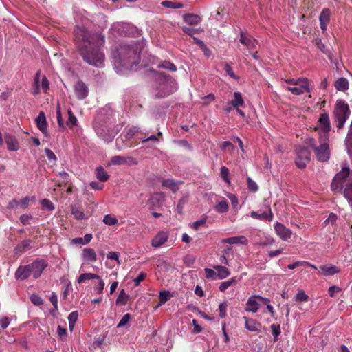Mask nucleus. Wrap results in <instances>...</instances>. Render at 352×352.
I'll list each match as a JSON object with an SVG mask.
<instances>
[{
    "instance_id": "1",
    "label": "nucleus",
    "mask_w": 352,
    "mask_h": 352,
    "mask_svg": "<svg viewBox=\"0 0 352 352\" xmlns=\"http://www.w3.org/2000/svg\"><path fill=\"white\" fill-rule=\"evenodd\" d=\"M74 41L83 60L90 65L102 67L104 54L99 47L104 43V36L99 34H91L80 26L74 28Z\"/></svg>"
},
{
    "instance_id": "2",
    "label": "nucleus",
    "mask_w": 352,
    "mask_h": 352,
    "mask_svg": "<svg viewBox=\"0 0 352 352\" xmlns=\"http://www.w3.org/2000/svg\"><path fill=\"white\" fill-rule=\"evenodd\" d=\"M112 111L100 109L94 120V129L97 135L105 142H111L117 133Z\"/></svg>"
},
{
    "instance_id": "3",
    "label": "nucleus",
    "mask_w": 352,
    "mask_h": 352,
    "mask_svg": "<svg viewBox=\"0 0 352 352\" xmlns=\"http://www.w3.org/2000/svg\"><path fill=\"white\" fill-rule=\"evenodd\" d=\"M140 52L141 48L138 46L137 43L121 47L120 57L118 60V65L126 69L133 70L134 67L140 62Z\"/></svg>"
},
{
    "instance_id": "4",
    "label": "nucleus",
    "mask_w": 352,
    "mask_h": 352,
    "mask_svg": "<svg viewBox=\"0 0 352 352\" xmlns=\"http://www.w3.org/2000/svg\"><path fill=\"white\" fill-rule=\"evenodd\" d=\"M155 79L154 96L156 98H165L173 94L176 89V82L170 76L154 71Z\"/></svg>"
},
{
    "instance_id": "5",
    "label": "nucleus",
    "mask_w": 352,
    "mask_h": 352,
    "mask_svg": "<svg viewBox=\"0 0 352 352\" xmlns=\"http://www.w3.org/2000/svg\"><path fill=\"white\" fill-rule=\"evenodd\" d=\"M351 115L348 104L342 100L336 101L332 116L336 128L339 130L344 127Z\"/></svg>"
},
{
    "instance_id": "6",
    "label": "nucleus",
    "mask_w": 352,
    "mask_h": 352,
    "mask_svg": "<svg viewBox=\"0 0 352 352\" xmlns=\"http://www.w3.org/2000/svg\"><path fill=\"white\" fill-rule=\"evenodd\" d=\"M329 141L319 138L320 145L316 146V141L314 138H309L307 140L308 146L311 148L316 154V158L320 162H327L330 157V149L329 146Z\"/></svg>"
},
{
    "instance_id": "7",
    "label": "nucleus",
    "mask_w": 352,
    "mask_h": 352,
    "mask_svg": "<svg viewBox=\"0 0 352 352\" xmlns=\"http://www.w3.org/2000/svg\"><path fill=\"white\" fill-rule=\"evenodd\" d=\"M315 129L318 131L319 138L324 140V141L329 139L331 125L328 113L324 112L320 115Z\"/></svg>"
},
{
    "instance_id": "8",
    "label": "nucleus",
    "mask_w": 352,
    "mask_h": 352,
    "mask_svg": "<svg viewBox=\"0 0 352 352\" xmlns=\"http://www.w3.org/2000/svg\"><path fill=\"white\" fill-rule=\"evenodd\" d=\"M349 168L346 166L342 168V170L335 175L331 185L332 190L336 191L340 188L344 189L349 181L352 182L351 179L346 180V177L349 175Z\"/></svg>"
},
{
    "instance_id": "9",
    "label": "nucleus",
    "mask_w": 352,
    "mask_h": 352,
    "mask_svg": "<svg viewBox=\"0 0 352 352\" xmlns=\"http://www.w3.org/2000/svg\"><path fill=\"white\" fill-rule=\"evenodd\" d=\"M41 89L46 93L50 89V82L45 76H41V71H38L34 78V83L32 88V94L37 96L41 92Z\"/></svg>"
},
{
    "instance_id": "10",
    "label": "nucleus",
    "mask_w": 352,
    "mask_h": 352,
    "mask_svg": "<svg viewBox=\"0 0 352 352\" xmlns=\"http://www.w3.org/2000/svg\"><path fill=\"white\" fill-rule=\"evenodd\" d=\"M296 165L298 168L303 169L307 164L310 161V152L307 148L299 146L296 149Z\"/></svg>"
},
{
    "instance_id": "11",
    "label": "nucleus",
    "mask_w": 352,
    "mask_h": 352,
    "mask_svg": "<svg viewBox=\"0 0 352 352\" xmlns=\"http://www.w3.org/2000/svg\"><path fill=\"white\" fill-rule=\"evenodd\" d=\"M29 265L33 277L37 279L41 276L43 270L47 267L48 263L45 259L38 258Z\"/></svg>"
},
{
    "instance_id": "12",
    "label": "nucleus",
    "mask_w": 352,
    "mask_h": 352,
    "mask_svg": "<svg viewBox=\"0 0 352 352\" xmlns=\"http://www.w3.org/2000/svg\"><path fill=\"white\" fill-rule=\"evenodd\" d=\"M283 88L291 91L294 95H301L305 93H310L311 89L309 87V80L306 82H301L296 86H285L282 85Z\"/></svg>"
},
{
    "instance_id": "13",
    "label": "nucleus",
    "mask_w": 352,
    "mask_h": 352,
    "mask_svg": "<svg viewBox=\"0 0 352 352\" xmlns=\"http://www.w3.org/2000/svg\"><path fill=\"white\" fill-rule=\"evenodd\" d=\"M166 199V196L163 192H157L151 195L148 200L147 204L150 210H153L160 207Z\"/></svg>"
},
{
    "instance_id": "14",
    "label": "nucleus",
    "mask_w": 352,
    "mask_h": 352,
    "mask_svg": "<svg viewBox=\"0 0 352 352\" xmlns=\"http://www.w3.org/2000/svg\"><path fill=\"white\" fill-rule=\"evenodd\" d=\"M265 211H252L250 212V217L254 219H258L261 221H272L274 219V214L272 212L270 206L268 205L266 206Z\"/></svg>"
},
{
    "instance_id": "15",
    "label": "nucleus",
    "mask_w": 352,
    "mask_h": 352,
    "mask_svg": "<svg viewBox=\"0 0 352 352\" xmlns=\"http://www.w3.org/2000/svg\"><path fill=\"white\" fill-rule=\"evenodd\" d=\"M239 41L246 47L248 53H251L256 48V40L252 38L251 36L247 35L243 32H241L240 34Z\"/></svg>"
},
{
    "instance_id": "16",
    "label": "nucleus",
    "mask_w": 352,
    "mask_h": 352,
    "mask_svg": "<svg viewBox=\"0 0 352 352\" xmlns=\"http://www.w3.org/2000/svg\"><path fill=\"white\" fill-rule=\"evenodd\" d=\"M274 230L276 234L283 241L289 239L292 234V232L290 229L278 221L274 223Z\"/></svg>"
},
{
    "instance_id": "17",
    "label": "nucleus",
    "mask_w": 352,
    "mask_h": 352,
    "mask_svg": "<svg viewBox=\"0 0 352 352\" xmlns=\"http://www.w3.org/2000/svg\"><path fill=\"white\" fill-rule=\"evenodd\" d=\"M169 238V232L168 231L162 230L157 232V234L153 237L151 241V245L155 248L162 247L165 244Z\"/></svg>"
},
{
    "instance_id": "18",
    "label": "nucleus",
    "mask_w": 352,
    "mask_h": 352,
    "mask_svg": "<svg viewBox=\"0 0 352 352\" xmlns=\"http://www.w3.org/2000/svg\"><path fill=\"white\" fill-rule=\"evenodd\" d=\"M258 295H253L248 298L245 309L246 311L256 313L260 308Z\"/></svg>"
},
{
    "instance_id": "19",
    "label": "nucleus",
    "mask_w": 352,
    "mask_h": 352,
    "mask_svg": "<svg viewBox=\"0 0 352 352\" xmlns=\"http://www.w3.org/2000/svg\"><path fill=\"white\" fill-rule=\"evenodd\" d=\"M32 274L30 265H20L16 270L14 276L16 279L24 280Z\"/></svg>"
},
{
    "instance_id": "20",
    "label": "nucleus",
    "mask_w": 352,
    "mask_h": 352,
    "mask_svg": "<svg viewBox=\"0 0 352 352\" xmlns=\"http://www.w3.org/2000/svg\"><path fill=\"white\" fill-rule=\"evenodd\" d=\"M74 88L76 97L79 100H83L87 96L89 89L84 82L81 80L78 81Z\"/></svg>"
},
{
    "instance_id": "21",
    "label": "nucleus",
    "mask_w": 352,
    "mask_h": 352,
    "mask_svg": "<svg viewBox=\"0 0 352 352\" xmlns=\"http://www.w3.org/2000/svg\"><path fill=\"white\" fill-rule=\"evenodd\" d=\"M319 270L320 274L325 276H333L340 272V268L333 264L321 265L319 267Z\"/></svg>"
},
{
    "instance_id": "22",
    "label": "nucleus",
    "mask_w": 352,
    "mask_h": 352,
    "mask_svg": "<svg viewBox=\"0 0 352 352\" xmlns=\"http://www.w3.org/2000/svg\"><path fill=\"white\" fill-rule=\"evenodd\" d=\"M242 276H233L228 280L223 281L219 283V289L221 292H225L230 287L235 286L238 283L241 282Z\"/></svg>"
},
{
    "instance_id": "23",
    "label": "nucleus",
    "mask_w": 352,
    "mask_h": 352,
    "mask_svg": "<svg viewBox=\"0 0 352 352\" xmlns=\"http://www.w3.org/2000/svg\"><path fill=\"white\" fill-rule=\"evenodd\" d=\"M243 319L245 320V327L248 331L253 332H257L259 331L261 327V324L259 322L252 318H248L245 316L243 317Z\"/></svg>"
},
{
    "instance_id": "24",
    "label": "nucleus",
    "mask_w": 352,
    "mask_h": 352,
    "mask_svg": "<svg viewBox=\"0 0 352 352\" xmlns=\"http://www.w3.org/2000/svg\"><path fill=\"white\" fill-rule=\"evenodd\" d=\"M4 139L5 142L7 144L8 149L10 151H16L19 149L18 141L15 137L10 134H6L4 136Z\"/></svg>"
},
{
    "instance_id": "25",
    "label": "nucleus",
    "mask_w": 352,
    "mask_h": 352,
    "mask_svg": "<svg viewBox=\"0 0 352 352\" xmlns=\"http://www.w3.org/2000/svg\"><path fill=\"white\" fill-rule=\"evenodd\" d=\"M222 243H228L230 245L233 244H242L247 245L248 241L245 236H232L226 239H223L221 241Z\"/></svg>"
},
{
    "instance_id": "26",
    "label": "nucleus",
    "mask_w": 352,
    "mask_h": 352,
    "mask_svg": "<svg viewBox=\"0 0 352 352\" xmlns=\"http://www.w3.org/2000/svg\"><path fill=\"white\" fill-rule=\"evenodd\" d=\"M36 124L38 129L43 133L47 132V120L45 113L41 111L36 118Z\"/></svg>"
},
{
    "instance_id": "27",
    "label": "nucleus",
    "mask_w": 352,
    "mask_h": 352,
    "mask_svg": "<svg viewBox=\"0 0 352 352\" xmlns=\"http://www.w3.org/2000/svg\"><path fill=\"white\" fill-rule=\"evenodd\" d=\"M82 258L86 262H94L97 260L96 254L92 248H85L82 250Z\"/></svg>"
},
{
    "instance_id": "28",
    "label": "nucleus",
    "mask_w": 352,
    "mask_h": 352,
    "mask_svg": "<svg viewBox=\"0 0 352 352\" xmlns=\"http://www.w3.org/2000/svg\"><path fill=\"white\" fill-rule=\"evenodd\" d=\"M233 98H234L230 102V104L234 109H237L244 105V100L240 92H234Z\"/></svg>"
},
{
    "instance_id": "29",
    "label": "nucleus",
    "mask_w": 352,
    "mask_h": 352,
    "mask_svg": "<svg viewBox=\"0 0 352 352\" xmlns=\"http://www.w3.org/2000/svg\"><path fill=\"white\" fill-rule=\"evenodd\" d=\"M214 269L217 271V276L220 280L228 278L231 274L230 270L223 265H214Z\"/></svg>"
},
{
    "instance_id": "30",
    "label": "nucleus",
    "mask_w": 352,
    "mask_h": 352,
    "mask_svg": "<svg viewBox=\"0 0 352 352\" xmlns=\"http://www.w3.org/2000/svg\"><path fill=\"white\" fill-rule=\"evenodd\" d=\"M160 142V139L156 135H152L142 141V144L146 148H153Z\"/></svg>"
},
{
    "instance_id": "31",
    "label": "nucleus",
    "mask_w": 352,
    "mask_h": 352,
    "mask_svg": "<svg viewBox=\"0 0 352 352\" xmlns=\"http://www.w3.org/2000/svg\"><path fill=\"white\" fill-rule=\"evenodd\" d=\"M183 19L190 25H197L201 22V17L197 14H186L183 16Z\"/></svg>"
},
{
    "instance_id": "32",
    "label": "nucleus",
    "mask_w": 352,
    "mask_h": 352,
    "mask_svg": "<svg viewBox=\"0 0 352 352\" xmlns=\"http://www.w3.org/2000/svg\"><path fill=\"white\" fill-rule=\"evenodd\" d=\"M162 185L169 188L174 193L177 192L179 189L178 184L172 179H164L162 182Z\"/></svg>"
},
{
    "instance_id": "33",
    "label": "nucleus",
    "mask_w": 352,
    "mask_h": 352,
    "mask_svg": "<svg viewBox=\"0 0 352 352\" xmlns=\"http://www.w3.org/2000/svg\"><path fill=\"white\" fill-rule=\"evenodd\" d=\"M337 90L344 91L349 89V82L345 78H340L334 83Z\"/></svg>"
},
{
    "instance_id": "34",
    "label": "nucleus",
    "mask_w": 352,
    "mask_h": 352,
    "mask_svg": "<svg viewBox=\"0 0 352 352\" xmlns=\"http://www.w3.org/2000/svg\"><path fill=\"white\" fill-rule=\"evenodd\" d=\"M214 210L219 213H226L228 211L229 206L226 200L223 199L219 201L214 207Z\"/></svg>"
},
{
    "instance_id": "35",
    "label": "nucleus",
    "mask_w": 352,
    "mask_h": 352,
    "mask_svg": "<svg viewBox=\"0 0 352 352\" xmlns=\"http://www.w3.org/2000/svg\"><path fill=\"white\" fill-rule=\"evenodd\" d=\"M96 177L100 182H104L109 179V175L106 172L102 166H98L96 168Z\"/></svg>"
},
{
    "instance_id": "36",
    "label": "nucleus",
    "mask_w": 352,
    "mask_h": 352,
    "mask_svg": "<svg viewBox=\"0 0 352 352\" xmlns=\"http://www.w3.org/2000/svg\"><path fill=\"white\" fill-rule=\"evenodd\" d=\"M96 278H99V276L97 274H92V273H83L78 276V278L77 279V282H78V283L80 284V283L85 282V280H89L91 279H96Z\"/></svg>"
},
{
    "instance_id": "37",
    "label": "nucleus",
    "mask_w": 352,
    "mask_h": 352,
    "mask_svg": "<svg viewBox=\"0 0 352 352\" xmlns=\"http://www.w3.org/2000/svg\"><path fill=\"white\" fill-rule=\"evenodd\" d=\"M158 68L167 69L170 72H175L177 67L172 63L168 60H162L157 65Z\"/></svg>"
},
{
    "instance_id": "38",
    "label": "nucleus",
    "mask_w": 352,
    "mask_h": 352,
    "mask_svg": "<svg viewBox=\"0 0 352 352\" xmlns=\"http://www.w3.org/2000/svg\"><path fill=\"white\" fill-rule=\"evenodd\" d=\"M67 113H68V120L66 122V124L69 129H72L74 126H76L77 124L78 120H77L76 117L72 113V110L69 109L67 111Z\"/></svg>"
},
{
    "instance_id": "39",
    "label": "nucleus",
    "mask_w": 352,
    "mask_h": 352,
    "mask_svg": "<svg viewBox=\"0 0 352 352\" xmlns=\"http://www.w3.org/2000/svg\"><path fill=\"white\" fill-rule=\"evenodd\" d=\"M72 214L78 220L85 219L87 217L82 210H80L78 207L72 206L71 208Z\"/></svg>"
},
{
    "instance_id": "40",
    "label": "nucleus",
    "mask_w": 352,
    "mask_h": 352,
    "mask_svg": "<svg viewBox=\"0 0 352 352\" xmlns=\"http://www.w3.org/2000/svg\"><path fill=\"white\" fill-rule=\"evenodd\" d=\"M331 12L329 8H323L319 16L320 22L329 23Z\"/></svg>"
},
{
    "instance_id": "41",
    "label": "nucleus",
    "mask_w": 352,
    "mask_h": 352,
    "mask_svg": "<svg viewBox=\"0 0 352 352\" xmlns=\"http://www.w3.org/2000/svg\"><path fill=\"white\" fill-rule=\"evenodd\" d=\"M162 6H163L165 8H174V9H179L182 8L184 7L183 3L179 2H174L171 1H163L162 2Z\"/></svg>"
},
{
    "instance_id": "42",
    "label": "nucleus",
    "mask_w": 352,
    "mask_h": 352,
    "mask_svg": "<svg viewBox=\"0 0 352 352\" xmlns=\"http://www.w3.org/2000/svg\"><path fill=\"white\" fill-rule=\"evenodd\" d=\"M31 241L30 240H23L21 243L18 244L15 248V251L16 252L22 253L28 250L30 246Z\"/></svg>"
},
{
    "instance_id": "43",
    "label": "nucleus",
    "mask_w": 352,
    "mask_h": 352,
    "mask_svg": "<svg viewBox=\"0 0 352 352\" xmlns=\"http://www.w3.org/2000/svg\"><path fill=\"white\" fill-rule=\"evenodd\" d=\"M207 221V217H203L196 221L190 223V226L195 230H198L200 227L205 226Z\"/></svg>"
},
{
    "instance_id": "44",
    "label": "nucleus",
    "mask_w": 352,
    "mask_h": 352,
    "mask_svg": "<svg viewBox=\"0 0 352 352\" xmlns=\"http://www.w3.org/2000/svg\"><path fill=\"white\" fill-rule=\"evenodd\" d=\"M220 175L221 178L226 182L228 184H230V171L229 169L226 166H222L220 170Z\"/></svg>"
},
{
    "instance_id": "45",
    "label": "nucleus",
    "mask_w": 352,
    "mask_h": 352,
    "mask_svg": "<svg viewBox=\"0 0 352 352\" xmlns=\"http://www.w3.org/2000/svg\"><path fill=\"white\" fill-rule=\"evenodd\" d=\"M103 222L108 226H115L118 223V220L111 214H106L103 218Z\"/></svg>"
},
{
    "instance_id": "46",
    "label": "nucleus",
    "mask_w": 352,
    "mask_h": 352,
    "mask_svg": "<svg viewBox=\"0 0 352 352\" xmlns=\"http://www.w3.org/2000/svg\"><path fill=\"white\" fill-rule=\"evenodd\" d=\"M308 80L307 78H289V79H285L284 81L289 84L291 86H296L298 84H300L301 82H306V80Z\"/></svg>"
},
{
    "instance_id": "47",
    "label": "nucleus",
    "mask_w": 352,
    "mask_h": 352,
    "mask_svg": "<svg viewBox=\"0 0 352 352\" xmlns=\"http://www.w3.org/2000/svg\"><path fill=\"white\" fill-rule=\"evenodd\" d=\"M126 163V159L124 157L117 155L111 160V164L113 165H122Z\"/></svg>"
},
{
    "instance_id": "48",
    "label": "nucleus",
    "mask_w": 352,
    "mask_h": 352,
    "mask_svg": "<svg viewBox=\"0 0 352 352\" xmlns=\"http://www.w3.org/2000/svg\"><path fill=\"white\" fill-rule=\"evenodd\" d=\"M98 284L94 286V292L98 294H102L104 287V282L101 279L99 276Z\"/></svg>"
},
{
    "instance_id": "49",
    "label": "nucleus",
    "mask_w": 352,
    "mask_h": 352,
    "mask_svg": "<svg viewBox=\"0 0 352 352\" xmlns=\"http://www.w3.org/2000/svg\"><path fill=\"white\" fill-rule=\"evenodd\" d=\"M30 199L34 201V197H32L30 198L29 197H25V198L18 201L19 206H20V208L22 209L27 208L29 206V202H30Z\"/></svg>"
},
{
    "instance_id": "50",
    "label": "nucleus",
    "mask_w": 352,
    "mask_h": 352,
    "mask_svg": "<svg viewBox=\"0 0 352 352\" xmlns=\"http://www.w3.org/2000/svg\"><path fill=\"white\" fill-rule=\"evenodd\" d=\"M216 270L210 268H205L204 272L207 279L215 280L217 276Z\"/></svg>"
},
{
    "instance_id": "51",
    "label": "nucleus",
    "mask_w": 352,
    "mask_h": 352,
    "mask_svg": "<svg viewBox=\"0 0 352 352\" xmlns=\"http://www.w3.org/2000/svg\"><path fill=\"white\" fill-rule=\"evenodd\" d=\"M248 188L252 192H256L258 189V185L250 177L247 178Z\"/></svg>"
},
{
    "instance_id": "52",
    "label": "nucleus",
    "mask_w": 352,
    "mask_h": 352,
    "mask_svg": "<svg viewBox=\"0 0 352 352\" xmlns=\"http://www.w3.org/2000/svg\"><path fill=\"white\" fill-rule=\"evenodd\" d=\"M41 204L44 208H46L50 211L54 210L55 208L54 204L50 199H43L41 201Z\"/></svg>"
},
{
    "instance_id": "53",
    "label": "nucleus",
    "mask_w": 352,
    "mask_h": 352,
    "mask_svg": "<svg viewBox=\"0 0 352 352\" xmlns=\"http://www.w3.org/2000/svg\"><path fill=\"white\" fill-rule=\"evenodd\" d=\"M130 318L131 315L129 314H124L118 324L117 327L120 328L124 327L129 322Z\"/></svg>"
},
{
    "instance_id": "54",
    "label": "nucleus",
    "mask_w": 352,
    "mask_h": 352,
    "mask_svg": "<svg viewBox=\"0 0 352 352\" xmlns=\"http://www.w3.org/2000/svg\"><path fill=\"white\" fill-rule=\"evenodd\" d=\"M270 328L272 329V335L274 337V340H276V338L280 334V327L278 324H272L270 326Z\"/></svg>"
},
{
    "instance_id": "55",
    "label": "nucleus",
    "mask_w": 352,
    "mask_h": 352,
    "mask_svg": "<svg viewBox=\"0 0 352 352\" xmlns=\"http://www.w3.org/2000/svg\"><path fill=\"white\" fill-rule=\"evenodd\" d=\"M128 296H126L124 294V291L122 289L119 296H118V298L116 300V302L118 304H122L125 305L127 302Z\"/></svg>"
},
{
    "instance_id": "56",
    "label": "nucleus",
    "mask_w": 352,
    "mask_h": 352,
    "mask_svg": "<svg viewBox=\"0 0 352 352\" xmlns=\"http://www.w3.org/2000/svg\"><path fill=\"white\" fill-rule=\"evenodd\" d=\"M170 292L169 291H162L160 292L159 298L162 304L165 303L169 298Z\"/></svg>"
},
{
    "instance_id": "57",
    "label": "nucleus",
    "mask_w": 352,
    "mask_h": 352,
    "mask_svg": "<svg viewBox=\"0 0 352 352\" xmlns=\"http://www.w3.org/2000/svg\"><path fill=\"white\" fill-rule=\"evenodd\" d=\"M30 300L35 305H41L43 304V299L37 294H32L30 297Z\"/></svg>"
},
{
    "instance_id": "58",
    "label": "nucleus",
    "mask_w": 352,
    "mask_h": 352,
    "mask_svg": "<svg viewBox=\"0 0 352 352\" xmlns=\"http://www.w3.org/2000/svg\"><path fill=\"white\" fill-rule=\"evenodd\" d=\"M227 304L226 302H221L219 305V316L221 318H223L226 316V311H227Z\"/></svg>"
},
{
    "instance_id": "59",
    "label": "nucleus",
    "mask_w": 352,
    "mask_h": 352,
    "mask_svg": "<svg viewBox=\"0 0 352 352\" xmlns=\"http://www.w3.org/2000/svg\"><path fill=\"white\" fill-rule=\"evenodd\" d=\"M314 43L320 51H322L323 53H327L326 46L320 38H316L314 40Z\"/></svg>"
},
{
    "instance_id": "60",
    "label": "nucleus",
    "mask_w": 352,
    "mask_h": 352,
    "mask_svg": "<svg viewBox=\"0 0 352 352\" xmlns=\"http://www.w3.org/2000/svg\"><path fill=\"white\" fill-rule=\"evenodd\" d=\"M138 131H139V129L137 126H133V127L130 128L126 133V135H125L126 138L127 140H130L131 138H133V135H135V133H137L138 132Z\"/></svg>"
},
{
    "instance_id": "61",
    "label": "nucleus",
    "mask_w": 352,
    "mask_h": 352,
    "mask_svg": "<svg viewBox=\"0 0 352 352\" xmlns=\"http://www.w3.org/2000/svg\"><path fill=\"white\" fill-rule=\"evenodd\" d=\"M308 296L303 292H299L295 296V298L298 301L305 302L308 300Z\"/></svg>"
},
{
    "instance_id": "62",
    "label": "nucleus",
    "mask_w": 352,
    "mask_h": 352,
    "mask_svg": "<svg viewBox=\"0 0 352 352\" xmlns=\"http://www.w3.org/2000/svg\"><path fill=\"white\" fill-rule=\"evenodd\" d=\"M227 197L231 201L232 206L234 208H236L239 204V201L237 197L232 193H229L227 195Z\"/></svg>"
},
{
    "instance_id": "63",
    "label": "nucleus",
    "mask_w": 352,
    "mask_h": 352,
    "mask_svg": "<svg viewBox=\"0 0 352 352\" xmlns=\"http://www.w3.org/2000/svg\"><path fill=\"white\" fill-rule=\"evenodd\" d=\"M146 276V274L142 272L140 274L133 280L135 285L138 286L141 282H142Z\"/></svg>"
},
{
    "instance_id": "64",
    "label": "nucleus",
    "mask_w": 352,
    "mask_h": 352,
    "mask_svg": "<svg viewBox=\"0 0 352 352\" xmlns=\"http://www.w3.org/2000/svg\"><path fill=\"white\" fill-rule=\"evenodd\" d=\"M32 219L30 214H24L20 217V221L23 225L30 224V221Z\"/></svg>"
}]
</instances>
